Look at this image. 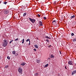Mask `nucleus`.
Instances as JSON below:
<instances>
[{
  "instance_id": "obj_19",
  "label": "nucleus",
  "mask_w": 76,
  "mask_h": 76,
  "mask_svg": "<svg viewBox=\"0 0 76 76\" xmlns=\"http://www.w3.org/2000/svg\"><path fill=\"white\" fill-rule=\"evenodd\" d=\"M13 41V39H12L11 40L10 42V44H11V43H12V42Z\"/></svg>"
},
{
  "instance_id": "obj_24",
  "label": "nucleus",
  "mask_w": 76,
  "mask_h": 76,
  "mask_svg": "<svg viewBox=\"0 0 76 76\" xmlns=\"http://www.w3.org/2000/svg\"><path fill=\"white\" fill-rule=\"evenodd\" d=\"M7 58L8 59V60H10V57L9 56H7Z\"/></svg>"
},
{
  "instance_id": "obj_15",
  "label": "nucleus",
  "mask_w": 76,
  "mask_h": 76,
  "mask_svg": "<svg viewBox=\"0 0 76 76\" xmlns=\"http://www.w3.org/2000/svg\"><path fill=\"white\" fill-rule=\"evenodd\" d=\"M50 57L51 58H53V57H54V56L53 55H51L50 56Z\"/></svg>"
},
{
  "instance_id": "obj_39",
  "label": "nucleus",
  "mask_w": 76,
  "mask_h": 76,
  "mask_svg": "<svg viewBox=\"0 0 76 76\" xmlns=\"http://www.w3.org/2000/svg\"><path fill=\"white\" fill-rule=\"evenodd\" d=\"M48 60H50V58H48Z\"/></svg>"
},
{
  "instance_id": "obj_14",
  "label": "nucleus",
  "mask_w": 76,
  "mask_h": 76,
  "mask_svg": "<svg viewBox=\"0 0 76 76\" xmlns=\"http://www.w3.org/2000/svg\"><path fill=\"white\" fill-rule=\"evenodd\" d=\"M34 47L36 48H38V46L37 45H35Z\"/></svg>"
},
{
  "instance_id": "obj_35",
  "label": "nucleus",
  "mask_w": 76,
  "mask_h": 76,
  "mask_svg": "<svg viewBox=\"0 0 76 76\" xmlns=\"http://www.w3.org/2000/svg\"><path fill=\"white\" fill-rule=\"evenodd\" d=\"M65 68L66 69H67V67H66V66H65Z\"/></svg>"
},
{
  "instance_id": "obj_8",
  "label": "nucleus",
  "mask_w": 76,
  "mask_h": 76,
  "mask_svg": "<svg viewBox=\"0 0 76 76\" xmlns=\"http://www.w3.org/2000/svg\"><path fill=\"white\" fill-rule=\"evenodd\" d=\"M57 22V21L56 20H54L52 21V23L53 24H54L55 25L56 24V22Z\"/></svg>"
},
{
  "instance_id": "obj_38",
  "label": "nucleus",
  "mask_w": 76,
  "mask_h": 76,
  "mask_svg": "<svg viewBox=\"0 0 76 76\" xmlns=\"http://www.w3.org/2000/svg\"><path fill=\"white\" fill-rule=\"evenodd\" d=\"M29 43H31V42L30 41V40H29Z\"/></svg>"
},
{
  "instance_id": "obj_23",
  "label": "nucleus",
  "mask_w": 76,
  "mask_h": 76,
  "mask_svg": "<svg viewBox=\"0 0 76 76\" xmlns=\"http://www.w3.org/2000/svg\"><path fill=\"white\" fill-rule=\"evenodd\" d=\"M46 41L48 42H50V40H49L48 39H46Z\"/></svg>"
},
{
  "instance_id": "obj_18",
  "label": "nucleus",
  "mask_w": 76,
  "mask_h": 76,
  "mask_svg": "<svg viewBox=\"0 0 76 76\" xmlns=\"http://www.w3.org/2000/svg\"><path fill=\"white\" fill-rule=\"evenodd\" d=\"M25 40V39H22V44H23L24 43V41Z\"/></svg>"
},
{
  "instance_id": "obj_3",
  "label": "nucleus",
  "mask_w": 76,
  "mask_h": 76,
  "mask_svg": "<svg viewBox=\"0 0 76 76\" xmlns=\"http://www.w3.org/2000/svg\"><path fill=\"white\" fill-rule=\"evenodd\" d=\"M18 72L20 73L21 74H22V69L21 67H20L18 69Z\"/></svg>"
},
{
  "instance_id": "obj_27",
  "label": "nucleus",
  "mask_w": 76,
  "mask_h": 76,
  "mask_svg": "<svg viewBox=\"0 0 76 76\" xmlns=\"http://www.w3.org/2000/svg\"><path fill=\"white\" fill-rule=\"evenodd\" d=\"M48 45V47L49 48H50V47H51V45Z\"/></svg>"
},
{
  "instance_id": "obj_9",
  "label": "nucleus",
  "mask_w": 76,
  "mask_h": 76,
  "mask_svg": "<svg viewBox=\"0 0 76 76\" xmlns=\"http://www.w3.org/2000/svg\"><path fill=\"white\" fill-rule=\"evenodd\" d=\"M39 23L40 26H42V22L40 21L39 22Z\"/></svg>"
},
{
  "instance_id": "obj_28",
  "label": "nucleus",
  "mask_w": 76,
  "mask_h": 76,
  "mask_svg": "<svg viewBox=\"0 0 76 76\" xmlns=\"http://www.w3.org/2000/svg\"><path fill=\"white\" fill-rule=\"evenodd\" d=\"M55 26H56V27H57V26H58V25H57V24H55Z\"/></svg>"
},
{
  "instance_id": "obj_13",
  "label": "nucleus",
  "mask_w": 76,
  "mask_h": 76,
  "mask_svg": "<svg viewBox=\"0 0 76 76\" xmlns=\"http://www.w3.org/2000/svg\"><path fill=\"white\" fill-rule=\"evenodd\" d=\"M25 63H22L21 64V65L22 66H24V65H25Z\"/></svg>"
},
{
  "instance_id": "obj_37",
  "label": "nucleus",
  "mask_w": 76,
  "mask_h": 76,
  "mask_svg": "<svg viewBox=\"0 0 76 76\" xmlns=\"http://www.w3.org/2000/svg\"><path fill=\"white\" fill-rule=\"evenodd\" d=\"M50 45V44H48V45Z\"/></svg>"
},
{
  "instance_id": "obj_2",
  "label": "nucleus",
  "mask_w": 76,
  "mask_h": 76,
  "mask_svg": "<svg viewBox=\"0 0 76 76\" xmlns=\"http://www.w3.org/2000/svg\"><path fill=\"white\" fill-rule=\"evenodd\" d=\"M29 19L31 21V22L32 23H34L35 22V21H36V20L34 19H32L31 18H29Z\"/></svg>"
},
{
  "instance_id": "obj_10",
  "label": "nucleus",
  "mask_w": 76,
  "mask_h": 76,
  "mask_svg": "<svg viewBox=\"0 0 76 76\" xmlns=\"http://www.w3.org/2000/svg\"><path fill=\"white\" fill-rule=\"evenodd\" d=\"M36 62L37 63H40V61L39 60H38V59L36 60Z\"/></svg>"
},
{
  "instance_id": "obj_26",
  "label": "nucleus",
  "mask_w": 76,
  "mask_h": 76,
  "mask_svg": "<svg viewBox=\"0 0 76 76\" xmlns=\"http://www.w3.org/2000/svg\"><path fill=\"white\" fill-rule=\"evenodd\" d=\"M18 39H19L17 38V39H15V41H18Z\"/></svg>"
},
{
  "instance_id": "obj_29",
  "label": "nucleus",
  "mask_w": 76,
  "mask_h": 76,
  "mask_svg": "<svg viewBox=\"0 0 76 76\" xmlns=\"http://www.w3.org/2000/svg\"><path fill=\"white\" fill-rule=\"evenodd\" d=\"M37 16H38V17H40V15H39V14H38L37 15Z\"/></svg>"
},
{
  "instance_id": "obj_12",
  "label": "nucleus",
  "mask_w": 76,
  "mask_h": 76,
  "mask_svg": "<svg viewBox=\"0 0 76 76\" xmlns=\"http://www.w3.org/2000/svg\"><path fill=\"white\" fill-rule=\"evenodd\" d=\"M75 17V15H73V16H71L70 17V19H73V18H74Z\"/></svg>"
},
{
  "instance_id": "obj_1",
  "label": "nucleus",
  "mask_w": 76,
  "mask_h": 76,
  "mask_svg": "<svg viewBox=\"0 0 76 76\" xmlns=\"http://www.w3.org/2000/svg\"><path fill=\"white\" fill-rule=\"evenodd\" d=\"M8 44V41L6 39H4V40L3 43L2 44V46L4 47H6L7 45Z\"/></svg>"
},
{
  "instance_id": "obj_17",
  "label": "nucleus",
  "mask_w": 76,
  "mask_h": 76,
  "mask_svg": "<svg viewBox=\"0 0 76 76\" xmlns=\"http://www.w3.org/2000/svg\"><path fill=\"white\" fill-rule=\"evenodd\" d=\"M26 13L25 12L23 14V16H25L26 15Z\"/></svg>"
},
{
  "instance_id": "obj_31",
  "label": "nucleus",
  "mask_w": 76,
  "mask_h": 76,
  "mask_svg": "<svg viewBox=\"0 0 76 76\" xmlns=\"http://www.w3.org/2000/svg\"><path fill=\"white\" fill-rule=\"evenodd\" d=\"M44 19H45H45H47V18H46V17H44Z\"/></svg>"
},
{
  "instance_id": "obj_22",
  "label": "nucleus",
  "mask_w": 76,
  "mask_h": 76,
  "mask_svg": "<svg viewBox=\"0 0 76 76\" xmlns=\"http://www.w3.org/2000/svg\"><path fill=\"white\" fill-rule=\"evenodd\" d=\"M29 40H30V39H28L27 40H26V42H28L29 41Z\"/></svg>"
},
{
  "instance_id": "obj_40",
  "label": "nucleus",
  "mask_w": 76,
  "mask_h": 76,
  "mask_svg": "<svg viewBox=\"0 0 76 76\" xmlns=\"http://www.w3.org/2000/svg\"><path fill=\"white\" fill-rule=\"evenodd\" d=\"M37 39H38V38H37Z\"/></svg>"
},
{
  "instance_id": "obj_6",
  "label": "nucleus",
  "mask_w": 76,
  "mask_h": 76,
  "mask_svg": "<svg viewBox=\"0 0 76 76\" xmlns=\"http://www.w3.org/2000/svg\"><path fill=\"white\" fill-rule=\"evenodd\" d=\"M9 12V10H5L4 11V13L5 15H6L7 14H8Z\"/></svg>"
},
{
  "instance_id": "obj_30",
  "label": "nucleus",
  "mask_w": 76,
  "mask_h": 76,
  "mask_svg": "<svg viewBox=\"0 0 76 76\" xmlns=\"http://www.w3.org/2000/svg\"><path fill=\"white\" fill-rule=\"evenodd\" d=\"M59 53L60 54H61V51L60 50L59 51Z\"/></svg>"
},
{
  "instance_id": "obj_5",
  "label": "nucleus",
  "mask_w": 76,
  "mask_h": 76,
  "mask_svg": "<svg viewBox=\"0 0 76 76\" xmlns=\"http://www.w3.org/2000/svg\"><path fill=\"white\" fill-rule=\"evenodd\" d=\"M68 64H69V65H70L71 66H72V65H73V62L71 61H68Z\"/></svg>"
},
{
  "instance_id": "obj_7",
  "label": "nucleus",
  "mask_w": 76,
  "mask_h": 76,
  "mask_svg": "<svg viewBox=\"0 0 76 76\" xmlns=\"http://www.w3.org/2000/svg\"><path fill=\"white\" fill-rule=\"evenodd\" d=\"M76 70H75L73 71L72 73V75H75V74H76Z\"/></svg>"
},
{
  "instance_id": "obj_41",
  "label": "nucleus",
  "mask_w": 76,
  "mask_h": 76,
  "mask_svg": "<svg viewBox=\"0 0 76 76\" xmlns=\"http://www.w3.org/2000/svg\"><path fill=\"white\" fill-rule=\"evenodd\" d=\"M75 66H76V64H75Z\"/></svg>"
},
{
  "instance_id": "obj_33",
  "label": "nucleus",
  "mask_w": 76,
  "mask_h": 76,
  "mask_svg": "<svg viewBox=\"0 0 76 76\" xmlns=\"http://www.w3.org/2000/svg\"><path fill=\"white\" fill-rule=\"evenodd\" d=\"M35 75L36 76H38V73H36L35 74Z\"/></svg>"
},
{
  "instance_id": "obj_16",
  "label": "nucleus",
  "mask_w": 76,
  "mask_h": 76,
  "mask_svg": "<svg viewBox=\"0 0 76 76\" xmlns=\"http://www.w3.org/2000/svg\"><path fill=\"white\" fill-rule=\"evenodd\" d=\"M8 67H9V66L8 65H6L4 66L5 69H7V68H8Z\"/></svg>"
},
{
  "instance_id": "obj_36",
  "label": "nucleus",
  "mask_w": 76,
  "mask_h": 76,
  "mask_svg": "<svg viewBox=\"0 0 76 76\" xmlns=\"http://www.w3.org/2000/svg\"><path fill=\"white\" fill-rule=\"evenodd\" d=\"M29 45H31V43H29Z\"/></svg>"
},
{
  "instance_id": "obj_32",
  "label": "nucleus",
  "mask_w": 76,
  "mask_h": 76,
  "mask_svg": "<svg viewBox=\"0 0 76 76\" xmlns=\"http://www.w3.org/2000/svg\"><path fill=\"white\" fill-rule=\"evenodd\" d=\"M34 50L35 51H37V49H34Z\"/></svg>"
},
{
  "instance_id": "obj_20",
  "label": "nucleus",
  "mask_w": 76,
  "mask_h": 76,
  "mask_svg": "<svg viewBox=\"0 0 76 76\" xmlns=\"http://www.w3.org/2000/svg\"><path fill=\"white\" fill-rule=\"evenodd\" d=\"M76 38H74L73 39V42H76Z\"/></svg>"
},
{
  "instance_id": "obj_25",
  "label": "nucleus",
  "mask_w": 76,
  "mask_h": 76,
  "mask_svg": "<svg viewBox=\"0 0 76 76\" xmlns=\"http://www.w3.org/2000/svg\"><path fill=\"white\" fill-rule=\"evenodd\" d=\"M4 4H7V2H3Z\"/></svg>"
},
{
  "instance_id": "obj_21",
  "label": "nucleus",
  "mask_w": 76,
  "mask_h": 76,
  "mask_svg": "<svg viewBox=\"0 0 76 76\" xmlns=\"http://www.w3.org/2000/svg\"><path fill=\"white\" fill-rule=\"evenodd\" d=\"M16 53V52L15 51H13L12 52V54H15Z\"/></svg>"
},
{
  "instance_id": "obj_42",
  "label": "nucleus",
  "mask_w": 76,
  "mask_h": 76,
  "mask_svg": "<svg viewBox=\"0 0 76 76\" xmlns=\"http://www.w3.org/2000/svg\"><path fill=\"white\" fill-rule=\"evenodd\" d=\"M0 36H1V35H0Z\"/></svg>"
},
{
  "instance_id": "obj_34",
  "label": "nucleus",
  "mask_w": 76,
  "mask_h": 76,
  "mask_svg": "<svg viewBox=\"0 0 76 76\" xmlns=\"http://www.w3.org/2000/svg\"><path fill=\"white\" fill-rule=\"evenodd\" d=\"M71 35L72 36H73V35H74V34L73 33H72V34H71Z\"/></svg>"
},
{
  "instance_id": "obj_11",
  "label": "nucleus",
  "mask_w": 76,
  "mask_h": 76,
  "mask_svg": "<svg viewBox=\"0 0 76 76\" xmlns=\"http://www.w3.org/2000/svg\"><path fill=\"white\" fill-rule=\"evenodd\" d=\"M48 66V64L44 66V67L45 68H46V67H47Z\"/></svg>"
},
{
  "instance_id": "obj_4",
  "label": "nucleus",
  "mask_w": 76,
  "mask_h": 76,
  "mask_svg": "<svg viewBox=\"0 0 76 76\" xmlns=\"http://www.w3.org/2000/svg\"><path fill=\"white\" fill-rule=\"evenodd\" d=\"M45 38H47V39H51V37H52V36L50 34L49 37L47 36H45Z\"/></svg>"
}]
</instances>
